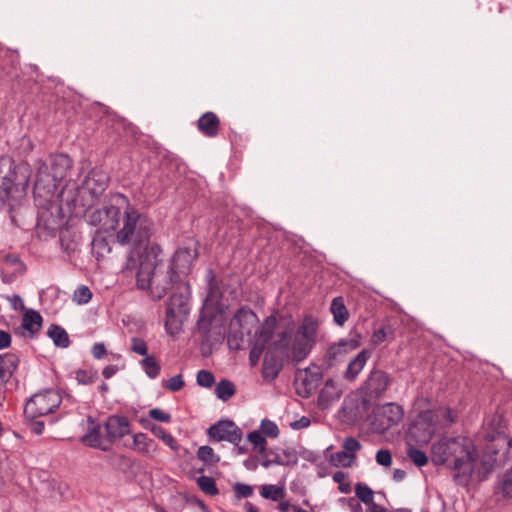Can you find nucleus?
Wrapping results in <instances>:
<instances>
[{
    "instance_id": "obj_51",
    "label": "nucleus",
    "mask_w": 512,
    "mask_h": 512,
    "mask_svg": "<svg viewBox=\"0 0 512 512\" xmlns=\"http://www.w3.org/2000/svg\"><path fill=\"white\" fill-rule=\"evenodd\" d=\"M184 380L181 375L171 377L166 384H163L165 388L170 391L176 392L184 387Z\"/></svg>"
},
{
    "instance_id": "obj_64",
    "label": "nucleus",
    "mask_w": 512,
    "mask_h": 512,
    "mask_svg": "<svg viewBox=\"0 0 512 512\" xmlns=\"http://www.w3.org/2000/svg\"><path fill=\"white\" fill-rule=\"evenodd\" d=\"M368 506L369 507H368V511L367 512H386L385 508H383L382 506L376 504L375 502L371 503Z\"/></svg>"
},
{
    "instance_id": "obj_14",
    "label": "nucleus",
    "mask_w": 512,
    "mask_h": 512,
    "mask_svg": "<svg viewBox=\"0 0 512 512\" xmlns=\"http://www.w3.org/2000/svg\"><path fill=\"white\" fill-rule=\"evenodd\" d=\"M104 427L106 431L105 439L108 445L130 433V424L125 416H109Z\"/></svg>"
},
{
    "instance_id": "obj_34",
    "label": "nucleus",
    "mask_w": 512,
    "mask_h": 512,
    "mask_svg": "<svg viewBox=\"0 0 512 512\" xmlns=\"http://www.w3.org/2000/svg\"><path fill=\"white\" fill-rule=\"evenodd\" d=\"M144 427L149 429L156 437L160 438L170 448L176 449L175 439L172 435L167 433L164 428L153 423H148V425H144Z\"/></svg>"
},
{
    "instance_id": "obj_38",
    "label": "nucleus",
    "mask_w": 512,
    "mask_h": 512,
    "mask_svg": "<svg viewBox=\"0 0 512 512\" xmlns=\"http://www.w3.org/2000/svg\"><path fill=\"white\" fill-rule=\"evenodd\" d=\"M197 457L205 464H216L220 461V457L214 453L213 448L210 446H201L197 451Z\"/></svg>"
},
{
    "instance_id": "obj_42",
    "label": "nucleus",
    "mask_w": 512,
    "mask_h": 512,
    "mask_svg": "<svg viewBox=\"0 0 512 512\" xmlns=\"http://www.w3.org/2000/svg\"><path fill=\"white\" fill-rule=\"evenodd\" d=\"M260 429H261V433L264 436H267L270 438H276L279 435V428L276 425V423L273 421H270L268 419L262 420Z\"/></svg>"
},
{
    "instance_id": "obj_55",
    "label": "nucleus",
    "mask_w": 512,
    "mask_h": 512,
    "mask_svg": "<svg viewBox=\"0 0 512 512\" xmlns=\"http://www.w3.org/2000/svg\"><path fill=\"white\" fill-rule=\"evenodd\" d=\"M341 501L347 503L351 512H363L361 504L355 498H342Z\"/></svg>"
},
{
    "instance_id": "obj_58",
    "label": "nucleus",
    "mask_w": 512,
    "mask_h": 512,
    "mask_svg": "<svg viewBox=\"0 0 512 512\" xmlns=\"http://www.w3.org/2000/svg\"><path fill=\"white\" fill-rule=\"evenodd\" d=\"M106 354V348L103 343H95L92 347V355L96 359H101Z\"/></svg>"
},
{
    "instance_id": "obj_26",
    "label": "nucleus",
    "mask_w": 512,
    "mask_h": 512,
    "mask_svg": "<svg viewBox=\"0 0 512 512\" xmlns=\"http://www.w3.org/2000/svg\"><path fill=\"white\" fill-rule=\"evenodd\" d=\"M495 466V459L491 455H483L479 457L477 453V464L475 470L473 471V476H477V478L482 481L487 478V476L493 471Z\"/></svg>"
},
{
    "instance_id": "obj_10",
    "label": "nucleus",
    "mask_w": 512,
    "mask_h": 512,
    "mask_svg": "<svg viewBox=\"0 0 512 512\" xmlns=\"http://www.w3.org/2000/svg\"><path fill=\"white\" fill-rule=\"evenodd\" d=\"M210 441H227L237 446L242 440V430L231 420H219L207 430Z\"/></svg>"
},
{
    "instance_id": "obj_61",
    "label": "nucleus",
    "mask_w": 512,
    "mask_h": 512,
    "mask_svg": "<svg viewBox=\"0 0 512 512\" xmlns=\"http://www.w3.org/2000/svg\"><path fill=\"white\" fill-rule=\"evenodd\" d=\"M117 370L115 365H108L103 369L102 374L106 379H109L116 374Z\"/></svg>"
},
{
    "instance_id": "obj_35",
    "label": "nucleus",
    "mask_w": 512,
    "mask_h": 512,
    "mask_svg": "<svg viewBox=\"0 0 512 512\" xmlns=\"http://www.w3.org/2000/svg\"><path fill=\"white\" fill-rule=\"evenodd\" d=\"M356 459V456L355 454L353 453H348L347 451L343 450V451H338L334 454L331 455V462L333 463V465L339 467H350L352 466V464L354 463Z\"/></svg>"
},
{
    "instance_id": "obj_37",
    "label": "nucleus",
    "mask_w": 512,
    "mask_h": 512,
    "mask_svg": "<svg viewBox=\"0 0 512 512\" xmlns=\"http://www.w3.org/2000/svg\"><path fill=\"white\" fill-rule=\"evenodd\" d=\"M355 494L357 498L366 505L374 503V492L368 485L364 483H357L355 485Z\"/></svg>"
},
{
    "instance_id": "obj_19",
    "label": "nucleus",
    "mask_w": 512,
    "mask_h": 512,
    "mask_svg": "<svg viewBox=\"0 0 512 512\" xmlns=\"http://www.w3.org/2000/svg\"><path fill=\"white\" fill-rule=\"evenodd\" d=\"M342 394L339 383L333 379H328L320 391L318 405L321 409L328 408L334 401L338 400Z\"/></svg>"
},
{
    "instance_id": "obj_1",
    "label": "nucleus",
    "mask_w": 512,
    "mask_h": 512,
    "mask_svg": "<svg viewBox=\"0 0 512 512\" xmlns=\"http://www.w3.org/2000/svg\"><path fill=\"white\" fill-rule=\"evenodd\" d=\"M198 254L195 248H178L170 259L165 260L162 249L152 244L144 254H133L126 262L124 273H134L136 287L149 291L153 301L161 300L175 283L186 282Z\"/></svg>"
},
{
    "instance_id": "obj_8",
    "label": "nucleus",
    "mask_w": 512,
    "mask_h": 512,
    "mask_svg": "<svg viewBox=\"0 0 512 512\" xmlns=\"http://www.w3.org/2000/svg\"><path fill=\"white\" fill-rule=\"evenodd\" d=\"M62 402L58 391L47 389L34 394L24 406V415L28 419H35L53 413Z\"/></svg>"
},
{
    "instance_id": "obj_59",
    "label": "nucleus",
    "mask_w": 512,
    "mask_h": 512,
    "mask_svg": "<svg viewBox=\"0 0 512 512\" xmlns=\"http://www.w3.org/2000/svg\"><path fill=\"white\" fill-rule=\"evenodd\" d=\"M11 344V335L3 330H0V350L8 348Z\"/></svg>"
},
{
    "instance_id": "obj_46",
    "label": "nucleus",
    "mask_w": 512,
    "mask_h": 512,
    "mask_svg": "<svg viewBox=\"0 0 512 512\" xmlns=\"http://www.w3.org/2000/svg\"><path fill=\"white\" fill-rule=\"evenodd\" d=\"M92 293L87 286H80L74 292V300L78 304H86L91 300Z\"/></svg>"
},
{
    "instance_id": "obj_11",
    "label": "nucleus",
    "mask_w": 512,
    "mask_h": 512,
    "mask_svg": "<svg viewBox=\"0 0 512 512\" xmlns=\"http://www.w3.org/2000/svg\"><path fill=\"white\" fill-rule=\"evenodd\" d=\"M389 383L390 378L384 371L374 369L370 372L362 389L369 399H378L386 391Z\"/></svg>"
},
{
    "instance_id": "obj_24",
    "label": "nucleus",
    "mask_w": 512,
    "mask_h": 512,
    "mask_svg": "<svg viewBox=\"0 0 512 512\" xmlns=\"http://www.w3.org/2000/svg\"><path fill=\"white\" fill-rule=\"evenodd\" d=\"M256 321L257 316L251 309L241 307L236 311L231 321V325H237L240 329L246 330L247 333H250V326H252Z\"/></svg>"
},
{
    "instance_id": "obj_15",
    "label": "nucleus",
    "mask_w": 512,
    "mask_h": 512,
    "mask_svg": "<svg viewBox=\"0 0 512 512\" xmlns=\"http://www.w3.org/2000/svg\"><path fill=\"white\" fill-rule=\"evenodd\" d=\"M19 365V358L14 353L0 354V406L5 398L2 388L11 379Z\"/></svg>"
},
{
    "instance_id": "obj_2",
    "label": "nucleus",
    "mask_w": 512,
    "mask_h": 512,
    "mask_svg": "<svg viewBox=\"0 0 512 512\" xmlns=\"http://www.w3.org/2000/svg\"><path fill=\"white\" fill-rule=\"evenodd\" d=\"M431 451L433 463H447L456 472L454 480L458 484L467 485L470 482L477 464V448L470 438L444 437L432 445Z\"/></svg>"
},
{
    "instance_id": "obj_50",
    "label": "nucleus",
    "mask_w": 512,
    "mask_h": 512,
    "mask_svg": "<svg viewBox=\"0 0 512 512\" xmlns=\"http://www.w3.org/2000/svg\"><path fill=\"white\" fill-rule=\"evenodd\" d=\"M376 462L385 467L392 464V454L388 449H381L376 453Z\"/></svg>"
},
{
    "instance_id": "obj_39",
    "label": "nucleus",
    "mask_w": 512,
    "mask_h": 512,
    "mask_svg": "<svg viewBox=\"0 0 512 512\" xmlns=\"http://www.w3.org/2000/svg\"><path fill=\"white\" fill-rule=\"evenodd\" d=\"M260 494L265 499L272 501H278L285 495L283 488L277 487L276 485H263L261 486Z\"/></svg>"
},
{
    "instance_id": "obj_29",
    "label": "nucleus",
    "mask_w": 512,
    "mask_h": 512,
    "mask_svg": "<svg viewBox=\"0 0 512 512\" xmlns=\"http://www.w3.org/2000/svg\"><path fill=\"white\" fill-rule=\"evenodd\" d=\"M321 379L322 374L319 371H312L310 368L305 370V376L302 380V385L304 386L306 397L317 389Z\"/></svg>"
},
{
    "instance_id": "obj_16",
    "label": "nucleus",
    "mask_w": 512,
    "mask_h": 512,
    "mask_svg": "<svg viewBox=\"0 0 512 512\" xmlns=\"http://www.w3.org/2000/svg\"><path fill=\"white\" fill-rule=\"evenodd\" d=\"M283 368V355L272 349H268L265 353L262 375L265 379L274 380Z\"/></svg>"
},
{
    "instance_id": "obj_62",
    "label": "nucleus",
    "mask_w": 512,
    "mask_h": 512,
    "mask_svg": "<svg viewBox=\"0 0 512 512\" xmlns=\"http://www.w3.org/2000/svg\"><path fill=\"white\" fill-rule=\"evenodd\" d=\"M406 472L402 469H395L393 471V480L396 482H401L405 479Z\"/></svg>"
},
{
    "instance_id": "obj_43",
    "label": "nucleus",
    "mask_w": 512,
    "mask_h": 512,
    "mask_svg": "<svg viewBox=\"0 0 512 512\" xmlns=\"http://www.w3.org/2000/svg\"><path fill=\"white\" fill-rule=\"evenodd\" d=\"M98 378L96 371L78 370L76 380L79 384L88 385L94 383Z\"/></svg>"
},
{
    "instance_id": "obj_17",
    "label": "nucleus",
    "mask_w": 512,
    "mask_h": 512,
    "mask_svg": "<svg viewBox=\"0 0 512 512\" xmlns=\"http://www.w3.org/2000/svg\"><path fill=\"white\" fill-rule=\"evenodd\" d=\"M91 426L88 428L86 434L82 437V442L92 448H98L103 451L109 450V445L105 439V434H101V426L95 423L91 416L87 418Z\"/></svg>"
},
{
    "instance_id": "obj_13",
    "label": "nucleus",
    "mask_w": 512,
    "mask_h": 512,
    "mask_svg": "<svg viewBox=\"0 0 512 512\" xmlns=\"http://www.w3.org/2000/svg\"><path fill=\"white\" fill-rule=\"evenodd\" d=\"M361 335L357 332L351 333V338L341 339L339 342L329 346L326 352V358L329 365H333L340 357L360 346Z\"/></svg>"
},
{
    "instance_id": "obj_45",
    "label": "nucleus",
    "mask_w": 512,
    "mask_h": 512,
    "mask_svg": "<svg viewBox=\"0 0 512 512\" xmlns=\"http://www.w3.org/2000/svg\"><path fill=\"white\" fill-rule=\"evenodd\" d=\"M233 490L236 498L238 499L251 497L254 492L253 487L251 485L240 482L234 484Z\"/></svg>"
},
{
    "instance_id": "obj_48",
    "label": "nucleus",
    "mask_w": 512,
    "mask_h": 512,
    "mask_svg": "<svg viewBox=\"0 0 512 512\" xmlns=\"http://www.w3.org/2000/svg\"><path fill=\"white\" fill-rule=\"evenodd\" d=\"M214 381H215L214 375L210 371L200 370L197 373V384L202 387H205V388L211 387L213 385Z\"/></svg>"
},
{
    "instance_id": "obj_60",
    "label": "nucleus",
    "mask_w": 512,
    "mask_h": 512,
    "mask_svg": "<svg viewBox=\"0 0 512 512\" xmlns=\"http://www.w3.org/2000/svg\"><path fill=\"white\" fill-rule=\"evenodd\" d=\"M30 429L36 435H40L44 430V423L42 421H32Z\"/></svg>"
},
{
    "instance_id": "obj_21",
    "label": "nucleus",
    "mask_w": 512,
    "mask_h": 512,
    "mask_svg": "<svg viewBox=\"0 0 512 512\" xmlns=\"http://www.w3.org/2000/svg\"><path fill=\"white\" fill-rule=\"evenodd\" d=\"M370 351L363 349L348 363L347 369L344 372V378L348 381H354L365 367L368 359L370 358Z\"/></svg>"
},
{
    "instance_id": "obj_56",
    "label": "nucleus",
    "mask_w": 512,
    "mask_h": 512,
    "mask_svg": "<svg viewBox=\"0 0 512 512\" xmlns=\"http://www.w3.org/2000/svg\"><path fill=\"white\" fill-rule=\"evenodd\" d=\"M386 336H387V334H386V331L384 328H380V329L376 330L372 335L373 344H375V345L381 344L382 342L385 341Z\"/></svg>"
},
{
    "instance_id": "obj_28",
    "label": "nucleus",
    "mask_w": 512,
    "mask_h": 512,
    "mask_svg": "<svg viewBox=\"0 0 512 512\" xmlns=\"http://www.w3.org/2000/svg\"><path fill=\"white\" fill-rule=\"evenodd\" d=\"M48 336L53 340V343L61 348H67L70 344L68 333L64 328L59 325L52 324L48 328Z\"/></svg>"
},
{
    "instance_id": "obj_33",
    "label": "nucleus",
    "mask_w": 512,
    "mask_h": 512,
    "mask_svg": "<svg viewBox=\"0 0 512 512\" xmlns=\"http://www.w3.org/2000/svg\"><path fill=\"white\" fill-rule=\"evenodd\" d=\"M140 363L149 378L155 379L159 375L161 367L154 356L148 355Z\"/></svg>"
},
{
    "instance_id": "obj_31",
    "label": "nucleus",
    "mask_w": 512,
    "mask_h": 512,
    "mask_svg": "<svg viewBox=\"0 0 512 512\" xmlns=\"http://www.w3.org/2000/svg\"><path fill=\"white\" fill-rule=\"evenodd\" d=\"M291 335L292 333L288 329L279 332L277 334V339L272 343V346L269 349L285 355L290 344Z\"/></svg>"
},
{
    "instance_id": "obj_52",
    "label": "nucleus",
    "mask_w": 512,
    "mask_h": 512,
    "mask_svg": "<svg viewBox=\"0 0 512 512\" xmlns=\"http://www.w3.org/2000/svg\"><path fill=\"white\" fill-rule=\"evenodd\" d=\"M149 416L159 422L168 423L171 421V415L160 408L149 410Z\"/></svg>"
},
{
    "instance_id": "obj_40",
    "label": "nucleus",
    "mask_w": 512,
    "mask_h": 512,
    "mask_svg": "<svg viewBox=\"0 0 512 512\" xmlns=\"http://www.w3.org/2000/svg\"><path fill=\"white\" fill-rule=\"evenodd\" d=\"M200 489L208 495L214 496L218 494V489L213 478L208 476H200L197 479Z\"/></svg>"
},
{
    "instance_id": "obj_54",
    "label": "nucleus",
    "mask_w": 512,
    "mask_h": 512,
    "mask_svg": "<svg viewBox=\"0 0 512 512\" xmlns=\"http://www.w3.org/2000/svg\"><path fill=\"white\" fill-rule=\"evenodd\" d=\"M343 448L348 453H353L360 450L361 443L354 437H347L343 442Z\"/></svg>"
},
{
    "instance_id": "obj_53",
    "label": "nucleus",
    "mask_w": 512,
    "mask_h": 512,
    "mask_svg": "<svg viewBox=\"0 0 512 512\" xmlns=\"http://www.w3.org/2000/svg\"><path fill=\"white\" fill-rule=\"evenodd\" d=\"M264 347H265V345H263V344H260V345L255 344L251 348V350L249 352V361L252 366L257 365V363L264 351Z\"/></svg>"
},
{
    "instance_id": "obj_4",
    "label": "nucleus",
    "mask_w": 512,
    "mask_h": 512,
    "mask_svg": "<svg viewBox=\"0 0 512 512\" xmlns=\"http://www.w3.org/2000/svg\"><path fill=\"white\" fill-rule=\"evenodd\" d=\"M29 178L30 168L26 163L15 164L10 158L0 160V209L13 190L25 192Z\"/></svg>"
},
{
    "instance_id": "obj_63",
    "label": "nucleus",
    "mask_w": 512,
    "mask_h": 512,
    "mask_svg": "<svg viewBox=\"0 0 512 512\" xmlns=\"http://www.w3.org/2000/svg\"><path fill=\"white\" fill-rule=\"evenodd\" d=\"M16 278L15 273H5L4 271L1 272V279L4 283L10 284L12 283Z\"/></svg>"
},
{
    "instance_id": "obj_47",
    "label": "nucleus",
    "mask_w": 512,
    "mask_h": 512,
    "mask_svg": "<svg viewBox=\"0 0 512 512\" xmlns=\"http://www.w3.org/2000/svg\"><path fill=\"white\" fill-rule=\"evenodd\" d=\"M131 351L141 356H148V348L146 342L138 337L131 338Z\"/></svg>"
},
{
    "instance_id": "obj_30",
    "label": "nucleus",
    "mask_w": 512,
    "mask_h": 512,
    "mask_svg": "<svg viewBox=\"0 0 512 512\" xmlns=\"http://www.w3.org/2000/svg\"><path fill=\"white\" fill-rule=\"evenodd\" d=\"M277 324V319L274 316H269L266 318L264 323L261 325L258 335L261 341V344L266 345L274 335V330Z\"/></svg>"
},
{
    "instance_id": "obj_7",
    "label": "nucleus",
    "mask_w": 512,
    "mask_h": 512,
    "mask_svg": "<svg viewBox=\"0 0 512 512\" xmlns=\"http://www.w3.org/2000/svg\"><path fill=\"white\" fill-rule=\"evenodd\" d=\"M317 321L309 316L305 317L296 331L292 344V360L296 363L304 360L315 344Z\"/></svg>"
},
{
    "instance_id": "obj_44",
    "label": "nucleus",
    "mask_w": 512,
    "mask_h": 512,
    "mask_svg": "<svg viewBox=\"0 0 512 512\" xmlns=\"http://www.w3.org/2000/svg\"><path fill=\"white\" fill-rule=\"evenodd\" d=\"M500 486L503 495L512 498V467L503 475Z\"/></svg>"
},
{
    "instance_id": "obj_22",
    "label": "nucleus",
    "mask_w": 512,
    "mask_h": 512,
    "mask_svg": "<svg viewBox=\"0 0 512 512\" xmlns=\"http://www.w3.org/2000/svg\"><path fill=\"white\" fill-rule=\"evenodd\" d=\"M86 188L97 197L103 193L108 185V177L101 172L91 171L85 179Z\"/></svg>"
},
{
    "instance_id": "obj_25",
    "label": "nucleus",
    "mask_w": 512,
    "mask_h": 512,
    "mask_svg": "<svg viewBox=\"0 0 512 512\" xmlns=\"http://www.w3.org/2000/svg\"><path fill=\"white\" fill-rule=\"evenodd\" d=\"M330 312L333 315V321L336 325L342 327L349 318V311L345 305L343 297H335L330 305Z\"/></svg>"
},
{
    "instance_id": "obj_5",
    "label": "nucleus",
    "mask_w": 512,
    "mask_h": 512,
    "mask_svg": "<svg viewBox=\"0 0 512 512\" xmlns=\"http://www.w3.org/2000/svg\"><path fill=\"white\" fill-rule=\"evenodd\" d=\"M169 292L171 295L166 307L165 327L170 334H174L190 311L189 285L187 282L175 283Z\"/></svg>"
},
{
    "instance_id": "obj_3",
    "label": "nucleus",
    "mask_w": 512,
    "mask_h": 512,
    "mask_svg": "<svg viewBox=\"0 0 512 512\" xmlns=\"http://www.w3.org/2000/svg\"><path fill=\"white\" fill-rule=\"evenodd\" d=\"M153 221L140 213L130 204L123 211L122 223L116 232V239L121 245H130L132 251L127 260L135 254H144L150 249V238L153 234Z\"/></svg>"
},
{
    "instance_id": "obj_49",
    "label": "nucleus",
    "mask_w": 512,
    "mask_h": 512,
    "mask_svg": "<svg viewBox=\"0 0 512 512\" xmlns=\"http://www.w3.org/2000/svg\"><path fill=\"white\" fill-rule=\"evenodd\" d=\"M93 250L98 256H104V253H109L111 248L109 247L105 238L95 237L92 241Z\"/></svg>"
},
{
    "instance_id": "obj_23",
    "label": "nucleus",
    "mask_w": 512,
    "mask_h": 512,
    "mask_svg": "<svg viewBox=\"0 0 512 512\" xmlns=\"http://www.w3.org/2000/svg\"><path fill=\"white\" fill-rule=\"evenodd\" d=\"M132 449L144 455H153L157 451L155 441L145 433H137L133 436Z\"/></svg>"
},
{
    "instance_id": "obj_9",
    "label": "nucleus",
    "mask_w": 512,
    "mask_h": 512,
    "mask_svg": "<svg viewBox=\"0 0 512 512\" xmlns=\"http://www.w3.org/2000/svg\"><path fill=\"white\" fill-rule=\"evenodd\" d=\"M37 164L33 192L35 196L49 200L54 196L60 182L54 177L46 161L40 160Z\"/></svg>"
},
{
    "instance_id": "obj_57",
    "label": "nucleus",
    "mask_w": 512,
    "mask_h": 512,
    "mask_svg": "<svg viewBox=\"0 0 512 512\" xmlns=\"http://www.w3.org/2000/svg\"><path fill=\"white\" fill-rule=\"evenodd\" d=\"M311 421L308 417H301L299 420H296L290 424L291 428L294 430H299L303 428H307L310 425Z\"/></svg>"
},
{
    "instance_id": "obj_36",
    "label": "nucleus",
    "mask_w": 512,
    "mask_h": 512,
    "mask_svg": "<svg viewBox=\"0 0 512 512\" xmlns=\"http://www.w3.org/2000/svg\"><path fill=\"white\" fill-rule=\"evenodd\" d=\"M247 440L253 445L255 449L258 450L262 456L266 454L267 441L261 432L257 430L250 432L247 435Z\"/></svg>"
},
{
    "instance_id": "obj_41",
    "label": "nucleus",
    "mask_w": 512,
    "mask_h": 512,
    "mask_svg": "<svg viewBox=\"0 0 512 512\" xmlns=\"http://www.w3.org/2000/svg\"><path fill=\"white\" fill-rule=\"evenodd\" d=\"M407 455L410 460L418 467L425 466L428 463V457L426 453L413 446L408 448Z\"/></svg>"
},
{
    "instance_id": "obj_27",
    "label": "nucleus",
    "mask_w": 512,
    "mask_h": 512,
    "mask_svg": "<svg viewBox=\"0 0 512 512\" xmlns=\"http://www.w3.org/2000/svg\"><path fill=\"white\" fill-rule=\"evenodd\" d=\"M42 326V316L38 311L28 310L22 318L21 327L29 332L30 337H33Z\"/></svg>"
},
{
    "instance_id": "obj_6",
    "label": "nucleus",
    "mask_w": 512,
    "mask_h": 512,
    "mask_svg": "<svg viewBox=\"0 0 512 512\" xmlns=\"http://www.w3.org/2000/svg\"><path fill=\"white\" fill-rule=\"evenodd\" d=\"M129 205L127 197L115 194L110 203L90 213L89 223L105 232H117L122 223L123 211Z\"/></svg>"
},
{
    "instance_id": "obj_18",
    "label": "nucleus",
    "mask_w": 512,
    "mask_h": 512,
    "mask_svg": "<svg viewBox=\"0 0 512 512\" xmlns=\"http://www.w3.org/2000/svg\"><path fill=\"white\" fill-rule=\"evenodd\" d=\"M47 163L50 171L59 182L65 178L67 172L72 168L71 158L63 153L51 155Z\"/></svg>"
},
{
    "instance_id": "obj_32",
    "label": "nucleus",
    "mask_w": 512,
    "mask_h": 512,
    "mask_svg": "<svg viewBox=\"0 0 512 512\" xmlns=\"http://www.w3.org/2000/svg\"><path fill=\"white\" fill-rule=\"evenodd\" d=\"M235 392V385L229 380L223 379L215 387V394L222 401L229 400Z\"/></svg>"
},
{
    "instance_id": "obj_12",
    "label": "nucleus",
    "mask_w": 512,
    "mask_h": 512,
    "mask_svg": "<svg viewBox=\"0 0 512 512\" xmlns=\"http://www.w3.org/2000/svg\"><path fill=\"white\" fill-rule=\"evenodd\" d=\"M402 416L401 406L395 403H388L376 415L374 421L375 429L380 433H384L392 426L397 425L401 421Z\"/></svg>"
},
{
    "instance_id": "obj_20",
    "label": "nucleus",
    "mask_w": 512,
    "mask_h": 512,
    "mask_svg": "<svg viewBox=\"0 0 512 512\" xmlns=\"http://www.w3.org/2000/svg\"><path fill=\"white\" fill-rule=\"evenodd\" d=\"M197 128L206 137L214 138L218 135L220 120L214 112H206L198 119Z\"/></svg>"
}]
</instances>
